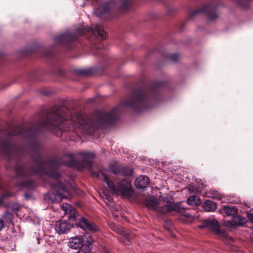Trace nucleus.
Masks as SVG:
<instances>
[{"label":"nucleus","mask_w":253,"mask_h":253,"mask_svg":"<svg viewBox=\"0 0 253 253\" xmlns=\"http://www.w3.org/2000/svg\"><path fill=\"white\" fill-rule=\"evenodd\" d=\"M65 109L55 107L48 113L46 119L41 123H38L24 130L20 126H15L9 130L0 129V151L5 153L11 152V144L14 137L19 136L29 139L33 138L39 130H50L57 136H64L70 140H75L80 134L91 133V123L88 124L85 117L78 115L68 120L65 118Z\"/></svg>","instance_id":"nucleus-1"},{"label":"nucleus","mask_w":253,"mask_h":253,"mask_svg":"<svg viewBox=\"0 0 253 253\" xmlns=\"http://www.w3.org/2000/svg\"><path fill=\"white\" fill-rule=\"evenodd\" d=\"M38 160L35 162L36 168H31L29 169L26 166L17 165L14 169L18 177H22L23 181L19 186L23 188L31 189L34 187V181L32 176L34 175H44L48 179L51 187V191L46 193L44 199L51 203L59 202L63 199H69L71 197L69 185L65 181L61 182L60 175L57 172V168L53 167L56 162L55 161L49 163L44 162L38 155Z\"/></svg>","instance_id":"nucleus-2"},{"label":"nucleus","mask_w":253,"mask_h":253,"mask_svg":"<svg viewBox=\"0 0 253 253\" xmlns=\"http://www.w3.org/2000/svg\"><path fill=\"white\" fill-rule=\"evenodd\" d=\"M94 157V154L90 152L83 151L74 154H67L64 156L63 162L61 164L75 167L81 170L86 168H91Z\"/></svg>","instance_id":"nucleus-3"},{"label":"nucleus","mask_w":253,"mask_h":253,"mask_svg":"<svg viewBox=\"0 0 253 253\" xmlns=\"http://www.w3.org/2000/svg\"><path fill=\"white\" fill-rule=\"evenodd\" d=\"M171 211L179 213L180 215L179 220L185 224L200 220V215L199 213H190L186 212L185 209L179 203L170 205L166 204L161 206L159 204L156 211L164 214Z\"/></svg>","instance_id":"nucleus-4"},{"label":"nucleus","mask_w":253,"mask_h":253,"mask_svg":"<svg viewBox=\"0 0 253 253\" xmlns=\"http://www.w3.org/2000/svg\"><path fill=\"white\" fill-rule=\"evenodd\" d=\"M62 209L64 211V214L67 215L70 221L79 220L77 226L85 231H96L98 230V227L94 223L89 221L84 216L79 218L76 210L73 206L64 203L62 206Z\"/></svg>","instance_id":"nucleus-5"},{"label":"nucleus","mask_w":253,"mask_h":253,"mask_svg":"<svg viewBox=\"0 0 253 253\" xmlns=\"http://www.w3.org/2000/svg\"><path fill=\"white\" fill-rule=\"evenodd\" d=\"M101 174L103 177V181L107 184L110 190L114 194L117 195L121 193L125 196H130L132 195L133 192L132 186L129 181L123 180L118 183L116 187L112 181L109 180L104 173L101 172Z\"/></svg>","instance_id":"nucleus-6"},{"label":"nucleus","mask_w":253,"mask_h":253,"mask_svg":"<svg viewBox=\"0 0 253 253\" xmlns=\"http://www.w3.org/2000/svg\"><path fill=\"white\" fill-rule=\"evenodd\" d=\"M77 35L81 36L85 32H88L93 35L94 37L98 35L102 39H105L107 37V34L100 25H95L93 28L81 27L77 29Z\"/></svg>","instance_id":"nucleus-7"},{"label":"nucleus","mask_w":253,"mask_h":253,"mask_svg":"<svg viewBox=\"0 0 253 253\" xmlns=\"http://www.w3.org/2000/svg\"><path fill=\"white\" fill-rule=\"evenodd\" d=\"M207 228L211 230L215 235L226 238V231L221 229L217 220L215 219H208L206 220Z\"/></svg>","instance_id":"nucleus-8"},{"label":"nucleus","mask_w":253,"mask_h":253,"mask_svg":"<svg viewBox=\"0 0 253 253\" xmlns=\"http://www.w3.org/2000/svg\"><path fill=\"white\" fill-rule=\"evenodd\" d=\"M202 13L206 15L208 19L211 21L215 20L217 17V14L215 12V9L212 4H209L203 6L201 8L193 12L192 14Z\"/></svg>","instance_id":"nucleus-9"},{"label":"nucleus","mask_w":253,"mask_h":253,"mask_svg":"<svg viewBox=\"0 0 253 253\" xmlns=\"http://www.w3.org/2000/svg\"><path fill=\"white\" fill-rule=\"evenodd\" d=\"M77 39V36L67 32L54 38V42L57 44L64 45Z\"/></svg>","instance_id":"nucleus-10"},{"label":"nucleus","mask_w":253,"mask_h":253,"mask_svg":"<svg viewBox=\"0 0 253 253\" xmlns=\"http://www.w3.org/2000/svg\"><path fill=\"white\" fill-rule=\"evenodd\" d=\"M72 227L69 221L64 220H60L56 221L54 225L55 231L59 234H63L68 233Z\"/></svg>","instance_id":"nucleus-11"},{"label":"nucleus","mask_w":253,"mask_h":253,"mask_svg":"<svg viewBox=\"0 0 253 253\" xmlns=\"http://www.w3.org/2000/svg\"><path fill=\"white\" fill-rule=\"evenodd\" d=\"M114 1L110 0L103 4L101 9L99 8H96L95 10V13L97 16L100 18L104 15H108L110 10L114 7Z\"/></svg>","instance_id":"nucleus-12"},{"label":"nucleus","mask_w":253,"mask_h":253,"mask_svg":"<svg viewBox=\"0 0 253 253\" xmlns=\"http://www.w3.org/2000/svg\"><path fill=\"white\" fill-rule=\"evenodd\" d=\"M246 221V219L241 216L235 214L232 216L231 220L224 221V225L229 227H234L236 226L243 225Z\"/></svg>","instance_id":"nucleus-13"},{"label":"nucleus","mask_w":253,"mask_h":253,"mask_svg":"<svg viewBox=\"0 0 253 253\" xmlns=\"http://www.w3.org/2000/svg\"><path fill=\"white\" fill-rule=\"evenodd\" d=\"M68 246L71 249L77 250L83 246V237L81 235L75 236L69 239Z\"/></svg>","instance_id":"nucleus-14"},{"label":"nucleus","mask_w":253,"mask_h":253,"mask_svg":"<svg viewBox=\"0 0 253 253\" xmlns=\"http://www.w3.org/2000/svg\"><path fill=\"white\" fill-rule=\"evenodd\" d=\"M150 182L148 177L145 175H140L138 177L134 182V185L137 189H143L147 187Z\"/></svg>","instance_id":"nucleus-15"},{"label":"nucleus","mask_w":253,"mask_h":253,"mask_svg":"<svg viewBox=\"0 0 253 253\" xmlns=\"http://www.w3.org/2000/svg\"><path fill=\"white\" fill-rule=\"evenodd\" d=\"M145 203L148 209L155 211H156L159 204L158 200L154 198H150L146 199Z\"/></svg>","instance_id":"nucleus-16"},{"label":"nucleus","mask_w":253,"mask_h":253,"mask_svg":"<svg viewBox=\"0 0 253 253\" xmlns=\"http://www.w3.org/2000/svg\"><path fill=\"white\" fill-rule=\"evenodd\" d=\"M203 208L207 211H214L216 208V204L211 200H206L203 205Z\"/></svg>","instance_id":"nucleus-17"},{"label":"nucleus","mask_w":253,"mask_h":253,"mask_svg":"<svg viewBox=\"0 0 253 253\" xmlns=\"http://www.w3.org/2000/svg\"><path fill=\"white\" fill-rule=\"evenodd\" d=\"M187 203L190 206H195L200 205L201 202L200 198L198 196L193 195L189 197L187 199Z\"/></svg>","instance_id":"nucleus-18"},{"label":"nucleus","mask_w":253,"mask_h":253,"mask_svg":"<svg viewBox=\"0 0 253 253\" xmlns=\"http://www.w3.org/2000/svg\"><path fill=\"white\" fill-rule=\"evenodd\" d=\"M223 212L227 216H234L237 213V211L235 207L233 206H224L223 209Z\"/></svg>","instance_id":"nucleus-19"},{"label":"nucleus","mask_w":253,"mask_h":253,"mask_svg":"<svg viewBox=\"0 0 253 253\" xmlns=\"http://www.w3.org/2000/svg\"><path fill=\"white\" fill-rule=\"evenodd\" d=\"M117 233L124 236L126 239H129L131 237V234L129 233L127 231H126L124 228L116 226L115 227L114 229Z\"/></svg>","instance_id":"nucleus-20"},{"label":"nucleus","mask_w":253,"mask_h":253,"mask_svg":"<svg viewBox=\"0 0 253 253\" xmlns=\"http://www.w3.org/2000/svg\"><path fill=\"white\" fill-rule=\"evenodd\" d=\"M81 237H83V245H85L89 247L93 242L94 239L89 234H86L84 235H81Z\"/></svg>","instance_id":"nucleus-21"},{"label":"nucleus","mask_w":253,"mask_h":253,"mask_svg":"<svg viewBox=\"0 0 253 253\" xmlns=\"http://www.w3.org/2000/svg\"><path fill=\"white\" fill-rule=\"evenodd\" d=\"M209 197L217 199H221L222 195L217 191L211 190L209 193Z\"/></svg>","instance_id":"nucleus-22"},{"label":"nucleus","mask_w":253,"mask_h":253,"mask_svg":"<svg viewBox=\"0 0 253 253\" xmlns=\"http://www.w3.org/2000/svg\"><path fill=\"white\" fill-rule=\"evenodd\" d=\"M109 170L117 175L120 172L119 169L116 165H110L109 167Z\"/></svg>","instance_id":"nucleus-23"},{"label":"nucleus","mask_w":253,"mask_h":253,"mask_svg":"<svg viewBox=\"0 0 253 253\" xmlns=\"http://www.w3.org/2000/svg\"><path fill=\"white\" fill-rule=\"evenodd\" d=\"M103 194L108 202H112L113 201V197L109 194L108 191L107 190L104 191Z\"/></svg>","instance_id":"nucleus-24"},{"label":"nucleus","mask_w":253,"mask_h":253,"mask_svg":"<svg viewBox=\"0 0 253 253\" xmlns=\"http://www.w3.org/2000/svg\"><path fill=\"white\" fill-rule=\"evenodd\" d=\"M122 173L125 176H130L133 173V170L131 169H122Z\"/></svg>","instance_id":"nucleus-25"},{"label":"nucleus","mask_w":253,"mask_h":253,"mask_svg":"<svg viewBox=\"0 0 253 253\" xmlns=\"http://www.w3.org/2000/svg\"><path fill=\"white\" fill-rule=\"evenodd\" d=\"M100 247V251L101 253H112L111 251L109 250L108 248L99 245Z\"/></svg>","instance_id":"nucleus-26"},{"label":"nucleus","mask_w":253,"mask_h":253,"mask_svg":"<svg viewBox=\"0 0 253 253\" xmlns=\"http://www.w3.org/2000/svg\"><path fill=\"white\" fill-rule=\"evenodd\" d=\"M122 3V8L123 9H125L127 7L128 5V0H120Z\"/></svg>","instance_id":"nucleus-27"},{"label":"nucleus","mask_w":253,"mask_h":253,"mask_svg":"<svg viewBox=\"0 0 253 253\" xmlns=\"http://www.w3.org/2000/svg\"><path fill=\"white\" fill-rule=\"evenodd\" d=\"M76 253H90L88 250L87 249H81L79 250Z\"/></svg>","instance_id":"nucleus-28"},{"label":"nucleus","mask_w":253,"mask_h":253,"mask_svg":"<svg viewBox=\"0 0 253 253\" xmlns=\"http://www.w3.org/2000/svg\"><path fill=\"white\" fill-rule=\"evenodd\" d=\"M177 58L178 55L177 54H172L170 56L171 59L174 62H176L177 61Z\"/></svg>","instance_id":"nucleus-29"},{"label":"nucleus","mask_w":253,"mask_h":253,"mask_svg":"<svg viewBox=\"0 0 253 253\" xmlns=\"http://www.w3.org/2000/svg\"><path fill=\"white\" fill-rule=\"evenodd\" d=\"M198 228L200 229H202L203 228H207L206 224V220H205L203 223L201 225H199L198 226Z\"/></svg>","instance_id":"nucleus-30"},{"label":"nucleus","mask_w":253,"mask_h":253,"mask_svg":"<svg viewBox=\"0 0 253 253\" xmlns=\"http://www.w3.org/2000/svg\"><path fill=\"white\" fill-rule=\"evenodd\" d=\"M197 189H198L197 188H193L191 186V184H190L189 187V190L190 191H191L192 192H197Z\"/></svg>","instance_id":"nucleus-31"},{"label":"nucleus","mask_w":253,"mask_h":253,"mask_svg":"<svg viewBox=\"0 0 253 253\" xmlns=\"http://www.w3.org/2000/svg\"><path fill=\"white\" fill-rule=\"evenodd\" d=\"M248 216L249 219L253 223V213H249Z\"/></svg>","instance_id":"nucleus-32"},{"label":"nucleus","mask_w":253,"mask_h":253,"mask_svg":"<svg viewBox=\"0 0 253 253\" xmlns=\"http://www.w3.org/2000/svg\"><path fill=\"white\" fill-rule=\"evenodd\" d=\"M4 224L2 219H0V231L3 228Z\"/></svg>","instance_id":"nucleus-33"},{"label":"nucleus","mask_w":253,"mask_h":253,"mask_svg":"<svg viewBox=\"0 0 253 253\" xmlns=\"http://www.w3.org/2000/svg\"><path fill=\"white\" fill-rule=\"evenodd\" d=\"M80 75H85V71L84 70H81L80 71V73H79Z\"/></svg>","instance_id":"nucleus-34"},{"label":"nucleus","mask_w":253,"mask_h":253,"mask_svg":"<svg viewBox=\"0 0 253 253\" xmlns=\"http://www.w3.org/2000/svg\"><path fill=\"white\" fill-rule=\"evenodd\" d=\"M2 203V199L0 198V205Z\"/></svg>","instance_id":"nucleus-35"},{"label":"nucleus","mask_w":253,"mask_h":253,"mask_svg":"<svg viewBox=\"0 0 253 253\" xmlns=\"http://www.w3.org/2000/svg\"><path fill=\"white\" fill-rule=\"evenodd\" d=\"M6 196H11V195L8 194L7 193L5 194Z\"/></svg>","instance_id":"nucleus-36"},{"label":"nucleus","mask_w":253,"mask_h":253,"mask_svg":"<svg viewBox=\"0 0 253 253\" xmlns=\"http://www.w3.org/2000/svg\"><path fill=\"white\" fill-rule=\"evenodd\" d=\"M38 243L40 244V240H39V239L38 240Z\"/></svg>","instance_id":"nucleus-37"},{"label":"nucleus","mask_w":253,"mask_h":253,"mask_svg":"<svg viewBox=\"0 0 253 253\" xmlns=\"http://www.w3.org/2000/svg\"><path fill=\"white\" fill-rule=\"evenodd\" d=\"M94 2H96L97 1V0H93Z\"/></svg>","instance_id":"nucleus-38"},{"label":"nucleus","mask_w":253,"mask_h":253,"mask_svg":"<svg viewBox=\"0 0 253 253\" xmlns=\"http://www.w3.org/2000/svg\"><path fill=\"white\" fill-rule=\"evenodd\" d=\"M1 189V186L0 185V189Z\"/></svg>","instance_id":"nucleus-39"}]
</instances>
